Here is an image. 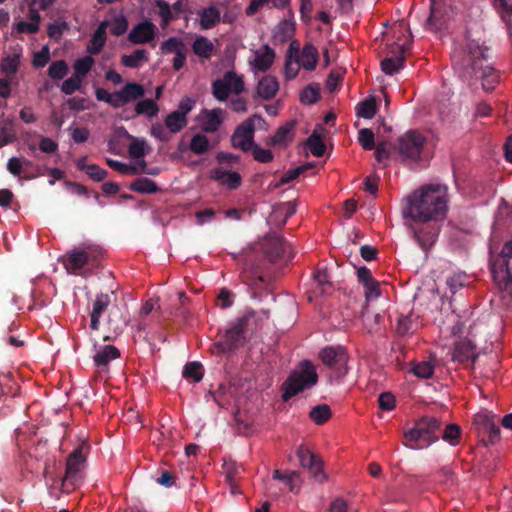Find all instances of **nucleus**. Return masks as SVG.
Returning <instances> with one entry per match:
<instances>
[{
	"label": "nucleus",
	"mask_w": 512,
	"mask_h": 512,
	"mask_svg": "<svg viewBox=\"0 0 512 512\" xmlns=\"http://www.w3.org/2000/svg\"><path fill=\"white\" fill-rule=\"evenodd\" d=\"M489 48L479 45L476 41H469L465 48L456 50L452 55L454 69L465 80L472 77L482 79L485 90L491 91L499 81V75L494 67L488 63Z\"/></svg>",
	"instance_id": "nucleus-1"
},
{
	"label": "nucleus",
	"mask_w": 512,
	"mask_h": 512,
	"mask_svg": "<svg viewBox=\"0 0 512 512\" xmlns=\"http://www.w3.org/2000/svg\"><path fill=\"white\" fill-rule=\"evenodd\" d=\"M447 187L440 184H427L412 192L403 209V217L411 221L442 220L447 213Z\"/></svg>",
	"instance_id": "nucleus-2"
},
{
	"label": "nucleus",
	"mask_w": 512,
	"mask_h": 512,
	"mask_svg": "<svg viewBox=\"0 0 512 512\" xmlns=\"http://www.w3.org/2000/svg\"><path fill=\"white\" fill-rule=\"evenodd\" d=\"M258 319L254 310L247 311L231 324L219 341L214 343V348L220 354L238 349L246 342V334L257 330Z\"/></svg>",
	"instance_id": "nucleus-3"
},
{
	"label": "nucleus",
	"mask_w": 512,
	"mask_h": 512,
	"mask_svg": "<svg viewBox=\"0 0 512 512\" xmlns=\"http://www.w3.org/2000/svg\"><path fill=\"white\" fill-rule=\"evenodd\" d=\"M318 379L315 364L310 360L300 361L281 385L283 401L286 402L295 395L311 389L318 383Z\"/></svg>",
	"instance_id": "nucleus-4"
},
{
	"label": "nucleus",
	"mask_w": 512,
	"mask_h": 512,
	"mask_svg": "<svg viewBox=\"0 0 512 512\" xmlns=\"http://www.w3.org/2000/svg\"><path fill=\"white\" fill-rule=\"evenodd\" d=\"M441 428V422L433 416H423L418 419L414 426L404 432L407 442L403 444L410 449H422L429 447L438 441L437 432Z\"/></svg>",
	"instance_id": "nucleus-5"
},
{
	"label": "nucleus",
	"mask_w": 512,
	"mask_h": 512,
	"mask_svg": "<svg viewBox=\"0 0 512 512\" xmlns=\"http://www.w3.org/2000/svg\"><path fill=\"white\" fill-rule=\"evenodd\" d=\"M490 269L498 287L512 294V239L503 245L497 256L491 257Z\"/></svg>",
	"instance_id": "nucleus-6"
},
{
	"label": "nucleus",
	"mask_w": 512,
	"mask_h": 512,
	"mask_svg": "<svg viewBox=\"0 0 512 512\" xmlns=\"http://www.w3.org/2000/svg\"><path fill=\"white\" fill-rule=\"evenodd\" d=\"M496 418L497 416L487 409L474 415L473 427L485 446L494 445L501 439V431Z\"/></svg>",
	"instance_id": "nucleus-7"
},
{
	"label": "nucleus",
	"mask_w": 512,
	"mask_h": 512,
	"mask_svg": "<svg viewBox=\"0 0 512 512\" xmlns=\"http://www.w3.org/2000/svg\"><path fill=\"white\" fill-rule=\"evenodd\" d=\"M319 359L328 367L334 377L339 380L348 373L349 356L342 346H326L319 351Z\"/></svg>",
	"instance_id": "nucleus-8"
},
{
	"label": "nucleus",
	"mask_w": 512,
	"mask_h": 512,
	"mask_svg": "<svg viewBox=\"0 0 512 512\" xmlns=\"http://www.w3.org/2000/svg\"><path fill=\"white\" fill-rule=\"evenodd\" d=\"M434 220L412 221L408 228L413 233L414 240L420 248L427 254L430 248L435 244L440 232V225Z\"/></svg>",
	"instance_id": "nucleus-9"
},
{
	"label": "nucleus",
	"mask_w": 512,
	"mask_h": 512,
	"mask_svg": "<svg viewBox=\"0 0 512 512\" xmlns=\"http://www.w3.org/2000/svg\"><path fill=\"white\" fill-rule=\"evenodd\" d=\"M256 121L259 124H265V120L261 115L254 114L236 127L231 136V144L234 148H238L244 152L251 150L255 144L254 132Z\"/></svg>",
	"instance_id": "nucleus-10"
},
{
	"label": "nucleus",
	"mask_w": 512,
	"mask_h": 512,
	"mask_svg": "<svg viewBox=\"0 0 512 512\" xmlns=\"http://www.w3.org/2000/svg\"><path fill=\"white\" fill-rule=\"evenodd\" d=\"M426 143L427 139L423 134L409 130L398 139L397 149L404 159L418 162Z\"/></svg>",
	"instance_id": "nucleus-11"
},
{
	"label": "nucleus",
	"mask_w": 512,
	"mask_h": 512,
	"mask_svg": "<svg viewBox=\"0 0 512 512\" xmlns=\"http://www.w3.org/2000/svg\"><path fill=\"white\" fill-rule=\"evenodd\" d=\"M245 89L243 77L234 71H227L223 77L212 83V95L220 102L226 101L231 93L241 94Z\"/></svg>",
	"instance_id": "nucleus-12"
},
{
	"label": "nucleus",
	"mask_w": 512,
	"mask_h": 512,
	"mask_svg": "<svg viewBox=\"0 0 512 512\" xmlns=\"http://www.w3.org/2000/svg\"><path fill=\"white\" fill-rule=\"evenodd\" d=\"M262 250L271 262L278 259H291L293 257L291 246L278 235H268L262 242Z\"/></svg>",
	"instance_id": "nucleus-13"
},
{
	"label": "nucleus",
	"mask_w": 512,
	"mask_h": 512,
	"mask_svg": "<svg viewBox=\"0 0 512 512\" xmlns=\"http://www.w3.org/2000/svg\"><path fill=\"white\" fill-rule=\"evenodd\" d=\"M94 262H96L94 250H73L68 252L63 259V265L70 274H79L88 263Z\"/></svg>",
	"instance_id": "nucleus-14"
},
{
	"label": "nucleus",
	"mask_w": 512,
	"mask_h": 512,
	"mask_svg": "<svg viewBox=\"0 0 512 512\" xmlns=\"http://www.w3.org/2000/svg\"><path fill=\"white\" fill-rule=\"evenodd\" d=\"M297 457L301 467L307 469L316 481L323 482L325 480L322 461L318 455L301 446L297 450Z\"/></svg>",
	"instance_id": "nucleus-15"
},
{
	"label": "nucleus",
	"mask_w": 512,
	"mask_h": 512,
	"mask_svg": "<svg viewBox=\"0 0 512 512\" xmlns=\"http://www.w3.org/2000/svg\"><path fill=\"white\" fill-rule=\"evenodd\" d=\"M157 27L149 20L136 24L128 34V40L133 44H144L152 41L156 35Z\"/></svg>",
	"instance_id": "nucleus-16"
},
{
	"label": "nucleus",
	"mask_w": 512,
	"mask_h": 512,
	"mask_svg": "<svg viewBox=\"0 0 512 512\" xmlns=\"http://www.w3.org/2000/svg\"><path fill=\"white\" fill-rule=\"evenodd\" d=\"M477 358L475 346L470 340L463 339L455 343L452 360L463 364H474Z\"/></svg>",
	"instance_id": "nucleus-17"
},
{
	"label": "nucleus",
	"mask_w": 512,
	"mask_h": 512,
	"mask_svg": "<svg viewBox=\"0 0 512 512\" xmlns=\"http://www.w3.org/2000/svg\"><path fill=\"white\" fill-rule=\"evenodd\" d=\"M111 303L110 295L107 293H100L96 296V299L92 305V311L90 314V328L91 330L97 331L100 328V319L103 313L107 310Z\"/></svg>",
	"instance_id": "nucleus-18"
},
{
	"label": "nucleus",
	"mask_w": 512,
	"mask_h": 512,
	"mask_svg": "<svg viewBox=\"0 0 512 512\" xmlns=\"http://www.w3.org/2000/svg\"><path fill=\"white\" fill-rule=\"evenodd\" d=\"M202 115L201 129L206 133H214L220 128L224 120L225 112L221 108H214L212 110L204 109Z\"/></svg>",
	"instance_id": "nucleus-19"
},
{
	"label": "nucleus",
	"mask_w": 512,
	"mask_h": 512,
	"mask_svg": "<svg viewBox=\"0 0 512 512\" xmlns=\"http://www.w3.org/2000/svg\"><path fill=\"white\" fill-rule=\"evenodd\" d=\"M211 178L230 190L238 188L242 182L241 175L238 172H231L223 167L213 169Z\"/></svg>",
	"instance_id": "nucleus-20"
},
{
	"label": "nucleus",
	"mask_w": 512,
	"mask_h": 512,
	"mask_svg": "<svg viewBox=\"0 0 512 512\" xmlns=\"http://www.w3.org/2000/svg\"><path fill=\"white\" fill-rule=\"evenodd\" d=\"M279 90V83L276 77L266 75L262 77L256 86V95L263 100L272 99Z\"/></svg>",
	"instance_id": "nucleus-21"
},
{
	"label": "nucleus",
	"mask_w": 512,
	"mask_h": 512,
	"mask_svg": "<svg viewBox=\"0 0 512 512\" xmlns=\"http://www.w3.org/2000/svg\"><path fill=\"white\" fill-rule=\"evenodd\" d=\"M296 122L294 120L287 122L283 126H280L275 134L270 137L268 144L273 146H286L291 142L295 135Z\"/></svg>",
	"instance_id": "nucleus-22"
},
{
	"label": "nucleus",
	"mask_w": 512,
	"mask_h": 512,
	"mask_svg": "<svg viewBox=\"0 0 512 512\" xmlns=\"http://www.w3.org/2000/svg\"><path fill=\"white\" fill-rule=\"evenodd\" d=\"M109 25L110 22L108 20H104L99 24V26L93 33L89 45L87 47V50L91 55H96L100 53L103 47L105 46L107 40L106 30Z\"/></svg>",
	"instance_id": "nucleus-23"
},
{
	"label": "nucleus",
	"mask_w": 512,
	"mask_h": 512,
	"mask_svg": "<svg viewBox=\"0 0 512 512\" xmlns=\"http://www.w3.org/2000/svg\"><path fill=\"white\" fill-rule=\"evenodd\" d=\"M197 15L200 18L199 25L202 30L212 29L221 21V12L214 5L198 10Z\"/></svg>",
	"instance_id": "nucleus-24"
},
{
	"label": "nucleus",
	"mask_w": 512,
	"mask_h": 512,
	"mask_svg": "<svg viewBox=\"0 0 512 512\" xmlns=\"http://www.w3.org/2000/svg\"><path fill=\"white\" fill-rule=\"evenodd\" d=\"M318 57L319 54L317 48L311 43H306L303 46L301 55L298 57L297 61H299L305 70L312 71L317 66Z\"/></svg>",
	"instance_id": "nucleus-25"
},
{
	"label": "nucleus",
	"mask_w": 512,
	"mask_h": 512,
	"mask_svg": "<svg viewBox=\"0 0 512 512\" xmlns=\"http://www.w3.org/2000/svg\"><path fill=\"white\" fill-rule=\"evenodd\" d=\"M85 457L82 454V447L75 449L67 458L65 479H72L81 470Z\"/></svg>",
	"instance_id": "nucleus-26"
},
{
	"label": "nucleus",
	"mask_w": 512,
	"mask_h": 512,
	"mask_svg": "<svg viewBox=\"0 0 512 512\" xmlns=\"http://www.w3.org/2000/svg\"><path fill=\"white\" fill-rule=\"evenodd\" d=\"M120 357V351L113 345H106L98 350L93 356V361L98 368H104L108 364Z\"/></svg>",
	"instance_id": "nucleus-27"
},
{
	"label": "nucleus",
	"mask_w": 512,
	"mask_h": 512,
	"mask_svg": "<svg viewBox=\"0 0 512 512\" xmlns=\"http://www.w3.org/2000/svg\"><path fill=\"white\" fill-rule=\"evenodd\" d=\"M215 47L211 40L205 36H197L192 43V51L203 59H210Z\"/></svg>",
	"instance_id": "nucleus-28"
},
{
	"label": "nucleus",
	"mask_w": 512,
	"mask_h": 512,
	"mask_svg": "<svg viewBox=\"0 0 512 512\" xmlns=\"http://www.w3.org/2000/svg\"><path fill=\"white\" fill-rule=\"evenodd\" d=\"M117 92L120 94L125 105L134 100L140 99L145 94L144 87L138 83H127Z\"/></svg>",
	"instance_id": "nucleus-29"
},
{
	"label": "nucleus",
	"mask_w": 512,
	"mask_h": 512,
	"mask_svg": "<svg viewBox=\"0 0 512 512\" xmlns=\"http://www.w3.org/2000/svg\"><path fill=\"white\" fill-rule=\"evenodd\" d=\"M21 58V50L15 51L12 54L6 55L1 61V70L7 77H13L19 69Z\"/></svg>",
	"instance_id": "nucleus-30"
},
{
	"label": "nucleus",
	"mask_w": 512,
	"mask_h": 512,
	"mask_svg": "<svg viewBox=\"0 0 512 512\" xmlns=\"http://www.w3.org/2000/svg\"><path fill=\"white\" fill-rule=\"evenodd\" d=\"M273 479L282 481L293 493L298 492L300 488V475L297 471L282 473L280 470L276 469L273 472Z\"/></svg>",
	"instance_id": "nucleus-31"
},
{
	"label": "nucleus",
	"mask_w": 512,
	"mask_h": 512,
	"mask_svg": "<svg viewBox=\"0 0 512 512\" xmlns=\"http://www.w3.org/2000/svg\"><path fill=\"white\" fill-rule=\"evenodd\" d=\"M296 213V206L293 202L282 203L273 209L271 214V221L276 222L279 217H283L278 226L282 227L286 224L287 220Z\"/></svg>",
	"instance_id": "nucleus-32"
},
{
	"label": "nucleus",
	"mask_w": 512,
	"mask_h": 512,
	"mask_svg": "<svg viewBox=\"0 0 512 512\" xmlns=\"http://www.w3.org/2000/svg\"><path fill=\"white\" fill-rule=\"evenodd\" d=\"M314 282L316 284L315 292L319 294H330L333 290L330 277L325 269H319L314 273Z\"/></svg>",
	"instance_id": "nucleus-33"
},
{
	"label": "nucleus",
	"mask_w": 512,
	"mask_h": 512,
	"mask_svg": "<svg viewBox=\"0 0 512 512\" xmlns=\"http://www.w3.org/2000/svg\"><path fill=\"white\" fill-rule=\"evenodd\" d=\"M130 189L132 191L142 193V194H153L160 191L159 187L156 183L146 177L137 178L130 184Z\"/></svg>",
	"instance_id": "nucleus-34"
},
{
	"label": "nucleus",
	"mask_w": 512,
	"mask_h": 512,
	"mask_svg": "<svg viewBox=\"0 0 512 512\" xmlns=\"http://www.w3.org/2000/svg\"><path fill=\"white\" fill-rule=\"evenodd\" d=\"M331 416L332 412L327 404L316 405L309 412L310 419L317 425L325 424Z\"/></svg>",
	"instance_id": "nucleus-35"
},
{
	"label": "nucleus",
	"mask_w": 512,
	"mask_h": 512,
	"mask_svg": "<svg viewBox=\"0 0 512 512\" xmlns=\"http://www.w3.org/2000/svg\"><path fill=\"white\" fill-rule=\"evenodd\" d=\"M164 123L170 133L176 134L187 125L188 121L187 117L181 116L173 111L165 117Z\"/></svg>",
	"instance_id": "nucleus-36"
},
{
	"label": "nucleus",
	"mask_w": 512,
	"mask_h": 512,
	"mask_svg": "<svg viewBox=\"0 0 512 512\" xmlns=\"http://www.w3.org/2000/svg\"><path fill=\"white\" fill-rule=\"evenodd\" d=\"M148 59V52L145 49H137L130 55H123L121 63L125 67L138 68L141 62H146Z\"/></svg>",
	"instance_id": "nucleus-37"
},
{
	"label": "nucleus",
	"mask_w": 512,
	"mask_h": 512,
	"mask_svg": "<svg viewBox=\"0 0 512 512\" xmlns=\"http://www.w3.org/2000/svg\"><path fill=\"white\" fill-rule=\"evenodd\" d=\"M275 52L268 45L264 46V52L255 57V68L260 71H267L273 64Z\"/></svg>",
	"instance_id": "nucleus-38"
},
{
	"label": "nucleus",
	"mask_w": 512,
	"mask_h": 512,
	"mask_svg": "<svg viewBox=\"0 0 512 512\" xmlns=\"http://www.w3.org/2000/svg\"><path fill=\"white\" fill-rule=\"evenodd\" d=\"M311 153L316 157H321L325 153V144L322 136L315 129L305 142Z\"/></svg>",
	"instance_id": "nucleus-39"
},
{
	"label": "nucleus",
	"mask_w": 512,
	"mask_h": 512,
	"mask_svg": "<svg viewBox=\"0 0 512 512\" xmlns=\"http://www.w3.org/2000/svg\"><path fill=\"white\" fill-rule=\"evenodd\" d=\"M159 112V107L155 100L153 99H144L139 101L135 105V113L136 115H145L148 118L155 117Z\"/></svg>",
	"instance_id": "nucleus-40"
},
{
	"label": "nucleus",
	"mask_w": 512,
	"mask_h": 512,
	"mask_svg": "<svg viewBox=\"0 0 512 512\" xmlns=\"http://www.w3.org/2000/svg\"><path fill=\"white\" fill-rule=\"evenodd\" d=\"M407 50L408 46L405 42H394L391 45H388V52L386 57L400 63L401 65H404Z\"/></svg>",
	"instance_id": "nucleus-41"
},
{
	"label": "nucleus",
	"mask_w": 512,
	"mask_h": 512,
	"mask_svg": "<svg viewBox=\"0 0 512 512\" xmlns=\"http://www.w3.org/2000/svg\"><path fill=\"white\" fill-rule=\"evenodd\" d=\"M189 148L194 154L203 155L210 149L209 139L203 134H196L192 137Z\"/></svg>",
	"instance_id": "nucleus-42"
},
{
	"label": "nucleus",
	"mask_w": 512,
	"mask_h": 512,
	"mask_svg": "<svg viewBox=\"0 0 512 512\" xmlns=\"http://www.w3.org/2000/svg\"><path fill=\"white\" fill-rule=\"evenodd\" d=\"M155 5L159 8L158 14L161 18V26H168L173 20L177 19L174 16L171 6L165 0H155Z\"/></svg>",
	"instance_id": "nucleus-43"
},
{
	"label": "nucleus",
	"mask_w": 512,
	"mask_h": 512,
	"mask_svg": "<svg viewBox=\"0 0 512 512\" xmlns=\"http://www.w3.org/2000/svg\"><path fill=\"white\" fill-rule=\"evenodd\" d=\"M377 111V105L376 100L374 97L368 98L364 101H362L357 110V116L365 118V119H372Z\"/></svg>",
	"instance_id": "nucleus-44"
},
{
	"label": "nucleus",
	"mask_w": 512,
	"mask_h": 512,
	"mask_svg": "<svg viewBox=\"0 0 512 512\" xmlns=\"http://www.w3.org/2000/svg\"><path fill=\"white\" fill-rule=\"evenodd\" d=\"M410 371L419 378L429 379L434 373V364L432 361H421L415 363Z\"/></svg>",
	"instance_id": "nucleus-45"
},
{
	"label": "nucleus",
	"mask_w": 512,
	"mask_h": 512,
	"mask_svg": "<svg viewBox=\"0 0 512 512\" xmlns=\"http://www.w3.org/2000/svg\"><path fill=\"white\" fill-rule=\"evenodd\" d=\"M161 50L163 53L177 54L182 51H187V48L181 38L170 37L161 44Z\"/></svg>",
	"instance_id": "nucleus-46"
},
{
	"label": "nucleus",
	"mask_w": 512,
	"mask_h": 512,
	"mask_svg": "<svg viewBox=\"0 0 512 512\" xmlns=\"http://www.w3.org/2000/svg\"><path fill=\"white\" fill-rule=\"evenodd\" d=\"M68 65L64 60L53 61L48 68V75L54 80H62L68 73Z\"/></svg>",
	"instance_id": "nucleus-47"
},
{
	"label": "nucleus",
	"mask_w": 512,
	"mask_h": 512,
	"mask_svg": "<svg viewBox=\"0 0 512 512\" xmlns=\"http://www.w3.org/2000/svg\"><path fill=\"white\" fill-rule=\"evenodd\" d=\"M93 64L94 59L91 56H85L81 59H78L74 63V75L83 80L85 75L91 70Z\"/></svg>",
	"instance_id": "nucleus-48"
},
{
	"label": "nucleus",
	"mask_w": 512,
	"mask_h": 512,
	"mask_svg": "<svg viewBox=\"0 0 512 512\" xmlns=\"http://www.w3.org/2000/svg\"><path fill=\"white\" fill-rule=\"evenodd\" d=\"M183 377L199 382L203 378L202 365L198 362H190L184 366Z\"/></svg>",
	"instance_id": "nucleus-49"
},
{
	"label": "nucleus",
	"mask_w": 512,
	"mask_h": 512,
	"mask_svg": "<svg viewBox=\"0 0 512 512\" xmlns=\"http://www.w3.org/2000/svg\"><path fill=\"white\" fill-rule=\"evenodd\" d=\"M431 11L430 16L426 21V24L432 29H438L442 26L443 22V12L441 8L435 3L434 0H431Z\"/></svg>",
	"instance_id": "nucleus-50"
},
{
	"label": "nucleus",
	"mask_w": 512,
	"mask_h": 512,
	"mask_svg": "<svg viewBox=\"0 0 512 512\" xmlns=\"http://www.w3.org/2000/svg\"><path fill=\"white\" fill-rule=\"evenodd\" d=\"M461 429L457 424H449L445 427L442 439L455 446L459 443Z\"/></svg>",
	"instance_id": "nucleus-51"
},
{
	"label": "nucleus",
	"mask_w": 512,
	"mask_h": 512,
	"mask_svg": "<svg viewBox=\"0 0 512 512\" xmlns=\"http://www.w3.org/2000/svg\"><path fill=\"white\" fill-rule=\"evenodd\" d=\"M250 277L245 276V282L254 288H263L268 284V279L263 275L258 268L250 272Z\"/></svg>",
	"instance_id": "nucleus-52"
},
{
	"label": "nucleus",
	"mask_w": 512,
	"mask_h": 512,
	"mask_svg": "<svg viewBox=\"0 0 512 512\" xmlns=\"http://www.w3.org/2000/svg\"><path fill=\"white\" fill-rule=\"evenodd\" d=\"M320 99V90L319 88L314 87L313 85H308L300 94V101L303 104H314Z\"/></svg>",
	"instance_id": "nucleus-53"
},
{
	"label": "nucleus",
	"mask_w": 512,
	"mask_h": 512,
	"mask_svg": "<svg viewBox=\"0 0 512 512\" xmlns=\"http://www.w3.org/2000/svg\"><path fill=\"white\" fill-rule=\"evenodd\" d=\"M128 137L130 139H132V142H131V144L129 145V148H128L129 155L132 158H135V159H140V158L144 157V155L146 154V151H145L146 143H145V141L144 140L135 139L131 135H128Z\"/></svg>",
	"instance_id": "nucleus-54"
},
{
	"label": "nucleus",
	"mask_w": 512,
	"mask_h": 512,
	"mask_svg": "<svg viewBox=\"0 0 512 512\" xmlns=\"http://www.w3.org/2000/svg\"><path fill=\"white\" fill-rule=\"evenodd\" d=\"M106 163L110 168L116 170L117 172H119L121 174L135 175L138 173L137 168L133 165H128V164H125V163H122L120 161L113 160L110 158L106 159Z\"/></svg>",
	"instance_id": "nucleus-55"
},
{
	"label": "nucleus",
	"mask_w": 512,
	"mask_h": 512,
	"mask_svg": "<svg viewBox=\"0 0 512 512\" xmlns=\"http://www.w3.org/2000/svg\"><path fill=\"white\" fill-rule=\"evenodd\" d=\"M358 141L365 150H372L375 147L374 133L369 128H363L359 131Z\"/></svg>",
	"instance_id": "nucleus-56"
},
{
	"label": "nucleus",
	"mask_w": 512,
	"mask_h": 512,
	"mask_svg": "<svg viewBox=\"0 0 512 512\" xmlns=\"http://www.w3.org/2000/svg\"><path fill=\"white\" fill-rule=\"evenodd\" d=\"M110 25V32L115 36H121L128 29V20L124 15H119L112 20Z\"/></svg>",
	"instance_id": "nucleus-57"
},
{
	"label": "nucleus",
	"mask_w": 512,
	"mask_h": 512,
	"mask_svg": "<svg viewBox=\"0 0 512 512\" xmlns=\"http://www.w3.org/2000/svg\"><path fill=\"white\" fill-rule=\"evenodd\" d=\"M294 33V24L289 20H283L279 23L276 31V37L281 41L290 38Z\"/></svg>",
	"instance_id": "nucleus-58"
},
{
	"label": "nucleus",
	"mask_w": 512,
	"mask_h": 512,
	"mask_svg": "<svg viewBox=\"0 0 512 512\" xmlns=\"http://www.w3.org/2000/svg\"><path fill=\"white\" fill-rule=\"evenodd\" d=\"M166 129L167 128L165 125H162L161 123H154L151 126L150 133L155 139L161 142H168L171 139L172 133H170V131H167Z\"/></svg>",
	"instance_id": "nucleus-59"
},
{
	"label": "nucleus",
	"mask_w": 512,
	"mask_h": 512,
	"mask_svg": "<svg viewBox=\"0 0 512 512\" xmlns=\"http://www.w3.org/2000/svg\"><path fill=\"white\" fill-rule=\"evenodd\" d=\"M82 81L83 80L78 78V76L73 75L70 78L64 80L61 86V91L66 95H72L80 89Z\"/></svg>",
	"instance_id": "nucleus-60"
},
{
	"label": "nucleus",
	"mask_w": 512,
	"mask_h": 512,
	"mask_svg": "<svg viewBox=\"0 0 512 512\" xmlns=\"http://www.w3.org/2000/svg\"><path fill=\"white\" fill-rule=\"evenodd\" d=\"M301 64L297 59H285L284 74L286 80H292L297 77Z\"/></svg>",
	"instance_id": "nucleus-61"
},
{
	"label": "nucleus",
	"mask_w": 512,
	"mask_h": 512,
	"mask_svg": "<svg viewBox=\"0 0 512 512\" xmlns=\"http://www.w3.org/2000/svg\"><path fill=\"white\" fill-rule=\"evenodd\" d=\"M50 60V51L47 46L41 48L40 51L34 53L32 64L36 68H42L46 66V64Z\"/></svg>",
	"instance_id": "nucleus-62"
},
{
	"label": "nucleus",
	"mask_w": 512,
	"mask_h": 512,
	"mask_svg": "<svg viewBox=\"0 0 512 512\" xmlns=\"http://www.w3.org/2000/svg\"><path fill=\"white\" fill-rule=\"evenodd\" d=\"M251 149L256 161L260 163H269L273 160V153L270 150L261 148L256 144H254Z\"/></svg>",
	"instance_id": "nucleus-63"
},
{
	"label": "nucleus",
	"mask_w": 512,
	"mask_h": 512,
	"mask_svg": "<svg viewBox=\"0 0 512 512\" xmlns=\"http://www.w3.org/2000/svg\"><path fill=\"white\" fill-rule=\"evenodd\" d=\"M85 173L96 182L104 180L107 176V171L96 164H90Z\"/></svg>",
	"instance_id": "nucleus-64"
}]
</instances>
